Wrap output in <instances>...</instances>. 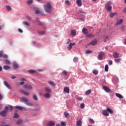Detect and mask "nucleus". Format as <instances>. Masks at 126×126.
Wrapping results in <instances>:
<instances>
[{"label":"nucleus","mask_w":126,"mask_h":126,"mask_svg":"<svg viewBox=\"0 0 126 126\" xmlns=\"http://www.w3.org/2000/svg\"><path fill=\"white\" fill-rule=\"evenodd\" d=\"M44 8L45 12H47V13H51V12H52V10L53 9L52 5H51L50 3H47L44 5Z\"/></svg>","instance_id":"f257e3e1"},{"label":"nucleus","mask_w":126,"mask_h":126,"mask_svg":"<svg viewBox=\"0 0 126 126\" xmlns=\"http://www.w3.org/2000/svg\"><path fill=\"white\" fill-rule=\"evenodd\" d=\"M8 111V107L5 106L4 110L0 112V116H1L3 118L6 117V114Z\"/></svg>","instance_id":"f03ea898"},{"label":"nucleus","mask_w":126,"mask_h":126,"mask_svg":"<svg viewBox=\"0 0 126 126\" xmlns=\"http://www.w3.org/2000/svg\"><path fill=\"white\" fill-rule=\"evenodd\" d=\"M105 8L108 10V11H111L112 10V2L111 1H108L105 4Z\"/></svg>","instance_id":"7ed1b4c3"},{"label":"nucleus","mask_w":126,"mask_h":126,"mask_svg":"<svg viewBox=\"0 0 126 126\" xmlns=\"http://www.w3.org/2000/svg\"><path fill=\"white\" fill-rule=\"evenodd\" d=\"M104 55H105V53H104V52L102 51L99 52V55L98 56V59L100 61H102V60H103V57H104Z\"/></svg>","instance_id":"20e7f679"},{"label":"nucleus","mask_w":126,"mask_h":126,"mask_svg":"<svg viewBox=\"0 0 126 126\" xmlns=\"http://www.w3.org/2000/svg\"><path fill=\"white\" fill-rule=\"evenodd\" d=\"M15 109H17L18 110H19L20 111H24V112H25V111H26V108L21 107V106H16Z\"/></svg>","instance_id":"39448f33"},{"label":"nucleus","mask_w":126,"mask_h":126,"mask_svg":"<svg viewBox=\"0 0 126 126\" xmlns=\"http://www.w3.org/2000/svg\"><path fill=\"white\" fill-rule=\"evenodd\" d=\"M19 92L22 93V94H24V95H26V96H29V95H30V94L29 92H27L24 90H20Z\"/></svg>","instance_id":"423d86ee"},{"label":"nucleus","mask_w":126,"mask_h":126,"mask_svg":"<svg viewBox=\"0 0 126 126\" xmlns=\"http://www.w3.org/2000/svg\"><path fill=\"white\" fill-rule=\"evenodd\" d=\"M24 88H25V89H29V90H32L33 87H32V86L31 85H26L24 86Z\"/></svg>","instance_id":"0eeeda50"},{"label":"nucleus","mask_w":126,"mask_h":126,"mask_svg":"<svg viewBox=\"0 0 126 126\" xmlns=\"http://www.w3.org/2000/svg\"><path fill=\"white\" fill-rule=\"evenodd\" d=\"M34 11H35V14H39V13H40V14H41V15H44V13L42 12V11H40L38 9H35Z\"/></svg>","instance_id":"6e6552de"},{"label":"nucleus","mask_w":126,"mask_h":126,"mask_svg":"<svg viewBox=\"0 0 126 126\" xmlns=\"http://www.w3.org/2000/svg\"><path fill=\"white\" fill-rule=\"evenodd\" d=\"M103 89H104V90H105L107 93L111 92V90L108 87L103 86Z\"/></svg>","instance_id":"1a4fd4ad"},{"label":"nucleus","mask_w":126,"mask_h":126,"mask_svg":"<svg viewBox=\"0 0 126 126\" xmlns=\"http://www.w3.org/2000/svg\"><path fill=\"white\" fill-rule=\"evenodd\" d=\"M3 83H4V85H5V86H6V87H7V88H8V89H11V87H10V85L9 84H8L7 82L4 81L3 82Z\"/></svg>","instance_id":"9d476101"},{"label":"nucleus","mask_w":126,"mask_h":126,"mask_svg":"<svg viewBox=\"0 0 126 126\" xmlns=\"http://www.w3.org/2000/svg\"><path fill=\"white\" fill-rule=\"evenodd\" d=\"M63 92L67 94H69V88L66 87L64 88Z\"/></svg>","instance_id":"9b49d317"},{"label":"nucleus","mask_w":126,"mask_h":126,"mask_svg":"<svg viewBox=\"0 0 126 126\" xmlns=\"http://www.w3.org/2000/svg\"><path fill=\"white\" fill-rule=\"evenodd\" d=\"M55 125H56V123H55V122H54V121H49L47 123L48 126H55Z\"/></svg>","instance_id":"f8f14e48"},{"label":"nucleus","mask_w":126,"mask_h":126,"mask_svg":"<svg viewBox=\"0 0 126 126\" xmlns=\"http://www.w3.org/2000/svg\"><path fill=\"white\" fill-rule=\"evenodd\" d=\"M43 96L45 97V98H46L47 99H49L50 98L51 94H49V93H46L43 94Z\"/></svg>","instance_id":"ddd939ff"},{"label":"nucleus","mask_w":126,"mask_h":126,"mask_svg":"<svg viewBox=\"0 0 126 126\" xmlns=\"http://www.w3.org/2000/svg\"><path fill=\"white\" fill-rule=\"evenodd\" d=\"M113 57L116 59L119 58L120 54L118 52H114L113 54Z\"/></svg>","instance_id":"4468645a"},{"label":"nucleus","mask_w":126,"mask_h":126,"mask_svg":"<svg viewBox=\"0 0 126 126\" xmlns=\"http://www.w3.org/2000/svg\"><path fill=\"white\" fill-rule=\"evenodd\" d=\"M102 114L104 116H105V117H108L109 116V113H108V111L107 110V109L106 110H103Z\"/></svg>","instance_id":"2eb2a0df"},{"label":"nucleus","mask_w":126,"mask_h":126,"mask_svg":"<svg viewBox=\"0 0 126 126\" xmlns=\"http://www.w3.org/2000/svg\"><path fill=\"white\" fill-rule=\"evenodd\" d=\"M123 22H124V20H123V19H121L120 20L117 21L116 26H118V25H120V24H122Z\"/></svg>","instance_id":"dca6fc26"},{"label":"nucleus","mask_w":126,"mask_h":126,"mask_svg":"<svg viewBox=\"0 0 126 126\" xmlns=\"http://www.w3.org/2000/svg\"><path fill=\"white\" fill-rule=\"evenodd\" d=\"M82 32L83 34H86V35L88 34V30H87V29H86L85 28H83Z\"/></svg>","instance_id":"f3484780"},{"label":"nucleus","mask_w":126,"mask_h":126,"mask_svg":"<svg viewBox=\"0 0 126 126\" xmlns=\"http://www.w3.org/2000/svg\"><path fill=\"white\" fill-rule=\"evenodd\" d=\"M115 95L116 97H118V98H120V99H123V98H124V96L119 93H116Z\"/></svg>","instance_id":"a211bd4d"},{"label":"nucleus","mask_w":126,"mask_h":126,"mask_svg":"<svg viewBox=\"0 0 126 126\" xmlns=\"http://www.w3.org/2000/svg\"><path fill=\"white\" fill-rule=\"evenodd\" d=\"M96 44H97V40L96 39L93 40V41H92L89 45H92V46H95V45H96Z\"/></svg>","instance_id":"6ab92c4d"},{"label":"nucleus","mask_w":126,"mask_h":126,"mask_svg":"<svg viewBox=\"0 0 126 126\" xmlns=\"http://www.w3.org/2000/svg\"><path fill=\"white\" fill-rule=\"evenodd\" d=\"M44 89L45 91L47 92V93H51V92H52V89H51L50 88L45 87Z\"/></svg>","instance_id":"aec40b11"},{"label":"nucleus","mask_w":126,"mask_h":126,"mask_svg":"<svg viewBox=\"0 0 126 126\" xmlns=\"http://www.w3.org/2000/svg\"><path fill=\"white\" fill-rule=\"evenodd\" d=\"M77 4L78 6H81L82 5V3L81 2V0H76Z\"/></svg>","instance_id":"412c9836"},{"label":"nucleus","mask_w":126,"mask_h":126,"mask_svg":"<svg viewBox=\"0 0 126 126\" xmlns=\"http://www.w3.org/2000/svg\"><path fill=\"white\" fill-rule=\"evenodd\" d=\"M3 69H4L5 70H7V69H10L11 68V67H10V66H8V65H4L3 66Z\"/></svg>","instance_id":"4be33fe9"},{"label":"nucleus","mask_w":126,"mask_h":126,"mask_svg":"<svg viewBox=\"0 0 126 126\" xmlns=\"http://www.w3.org/2000/svg\"><path fill=\"white\" fill-rule=\"evenodd\" d=\"M74 45H75V43H70L68 47V49L69 50H71V49H72V46H74Z\"/></svg>","instance_id":"5701e85b"},{"label":"nucleus","mask_w":126,"mask_h":126,"mask_svg":"<svg viewBox=\"0 0 126 126\" xmlns=\"http://www.w3.org/2000/svg\"><path fill=\"white\" fill-rule=\"evenodd\" d=\"M13 68H15V69H16V68H18V64L16 63H13Z\"/></svg>","instance_id":"b1692460"},{"label":"nucleus","mask_w":126,"mask_h":126,"mask_svg":"<svg viewBox=\"0 0 126 126\" xmlns=\"http://www.w3.org/2000/svg\"><path fill=\"white\" fill-rule=\"evenodd\" d=\"M21 99L24 102H27L29 101V99L27 98L26 97H22Z\"/></svg>","instance_id":"393cba45"},{"label":"nucleus","mask_w":126,"mask_h":126,"mask_svg":"<svg viewBox=\"0 0 126 126\" xmlns=\"http://www.w3.org/2000/svg\"><path fill=\"white\" fill-rule=\"evenodd\" d=\"M86 36L88 38H94V37H95V35L92 34V33H90L89 34H88V33H87L86 34Z\"/></svg>","instance_id":"a878e982"},{"label":"nucleus","mask_w":126,"mask_h":126,"mask_svg":"<svg viewBox=\"0 0 126 126\" xmlns=\"http://www.w3.org/2000/svg\"><path fill=\"white\" fill-rule=\"evenodd\" d=\"M71 35L72 36H75V35H76V31H75V30H72L71 31Z\"/></svg>","instance_id":"bb28decb"},{"label":"nucleus","mask_w":126,"mask_h":126,"mask_svg":"<svg viewBox=\"0 0 126 126\" xmlns=\"http://www.w3.org/2000/svg\"><path fill=\"white\" fill-rule=\"evenodd\" d=\"M76 125L77 126H82V122L81 120H79L77 122Z\"/></svg>","instance_id":"cd10ccee"},{"label":"nucleus","mask_w":126,"mask_h":126,"mask_svg":"<svg viewBox=\"0 0 126 126\" xmlns=\"http://www.w3.org/2000/svg\"><path fill=\"white\" fill-rule=\"evenodd\" d=\"M48 84L51 85V86H54V87H55V86H56V84H55V83L49 81H48Z\"/></svg>","instance_id":"c85d7f7f"},{"label":"nucleus","mask_w":126,"mask_h":126,"mask_svg":"<svg viewBox=\"0 0 126 126\" xmlns=\"http://www.w3.org/2000/svg\"><path fill=\"white\" fill-rule=\"evenodd\" d=\"M17 126H20L21 124H22V121L21 120H19L16 123Z\"/></svg>","instance_id":"c756f323"},{"label":"nucleus","mask_w":126,"mask_h":126,"mask_svg":"<svg viewBox=\"0 0 126 126\" xmlns=\"http://www.w3.org/2000/svg\"><path fill=\"white\" fill-rule=\"evenodd\" d=\"M104 70L106 72H108V71H109V65L108 64L105 65Z\"/></svg>","instance_id":"7c9ffc66"},{"label":"nucleus","mask_w":126,"mask_h":126,"mask_svg":"<svg viewBox=\"0 0 126 126\" xmlns=\"http://www.w3.org/2000/svg\"><path fill=\"white\" fill-rule=\"evenodd\" d=\"M26 105H27V106H33V104H32V103H31V102L28 101V102H27L26 103Z\"/></svg>","instance_id":"2f4dec72"},{"label":"nucleus","mask_w":126,"mask_h":126,"mask_svg":"<svg viewBox=\"0 0 126 126\" xmlns=\"http://www.w3.org/2000/svg\"><path fill=\"white\" fill-rule=\"evenodd\" d=\"M22 23L24 24V25H26V26H30V24H29L28 22L23 21Z\"/></svg>","instance_id":"473e14b6"},{"label":"nucleus","mask_w":126,"mask_h":126,"mask_svg":"<svg viewBox=\"0 0 126 126\" xmlns=\"http://www.w3.org/2000/svg\"><path fill=\"white\" fill-rule=\"evenodd\" d=\"M117 12H115V13H111L110 14V16L111 18H113V17L115 16V15H117Z\"/></svg>","instance_id":"72a5a7b5"},{"label":"nucleus","mask_w":126,"mask_h":126,"mask_svg":"<svg viewBox=\"0 0 126 126\" xmlns=\"http://www.w3.org/2000/svg\"><path fill=\"white\" fill-rule=\"evenodd\" d=\"M13 118L14 119H18V118H19V115H18L17 113H15Z\"/></svg>","instance_id":"f704fd0d"},{"label":"nucleus","mask_w":126,"mask_h":126,"mask_svg":"<svg viewBox=\"0 0 126 126\" xmlns=\"http://www.w3.org/2000/svg\"><path fill=\"white\" fill-rule=\"evenodd\" d=\"M37 32L40 35H44V34L46 33V32L45 31H38Z\"/></svg>","instance_id":"c9c22d12"},{"label":"nucleus","mask_w":126,"mask_h":126,"mask_svg":"<svg viewBox=\"0 0 126 126\" xmlns=\"http://www.w3.org/2000/svg\"><path fill=\"white\" fill-rule=\"evenodd\" d=\"M91 92H92V91L91 90H89L86 92V95H89V94H91Z\"/></svg>","instance_id":"e433bc0d"},{"label":"nucleus","mask_w":126,"mask_h":126,"mask_svg":"<svg viewBox=\"0 0 126 126\" xmlns=\"http://www.w3.org/2000/svg\"><path fill=\"white\" fill-rule=\"evenodd\" d=\"M107 112H109V113H110V114H113V113H114L113 110H111V109H110L109 108H107Z\"/></svg>","instance_id":"4c0bfd02"},{"label":"nucleus","mask_w":126,"mask_h":126,"mask_svg":"<svg viewBox=\"0 0 126 126\" xmlns=\"http://www.w3.org/2000/svg\"><path fill=\"white\" fill-rule=\"evenodd\" d=\"M2 58H3L4 60H6L7 59V58H8V56L6 54H3Z\"/></svg>","instance_id":"58836bf2"},{"label":"nucleus","mask_w":126,"mask_h":126,"mask_svg":"<svg viewBox=\"0 0 126 126\" xmlns=\"http://www.w3.org/2000/svg\"><path fill=\"white\" fill-rule=\"evenodd\" d=\"M5 63H6V64H9L10 63V61H9V60H7V59H5Z\"/></svg>","instance_id":"ea45409f"},{"label":"nucleus","mask_w":126,"mask_h":126,"mask_svg":"<svg viewBox=\"0 0 126 126\" xmlns=\"http://www.w3.org/2000/svg\"><path fill=\"white\" fill-rule=\"evenodd\" d=\"M93 73L94 74H95V75H97V74H98V70H94L93 71Z\"/></svg>","instance_id":"a19ab883"},{"label":"nucleus","mask_w":126,"mask_h":126,"mask_svg":"<svg viewBox=\"0 0 126 126\" xmlns=\"http://www.w3.org/2000/svg\"><path fill=\"white\" fill-rule=\"evenodd\" d=\"M32 2H33V0H28L27 3V4L29 5V4H31Z\"/></svg>","instance_id":"79ce46f5"},{"label":"nucleus","mask_w":126,"mask_h":126,"mask_svg":"<svg viewBox=\"0 0 126 126\" xmlns=\"http://www.w3.org/2000/svg\"><path fill=\"white\" fill-rule=\"evenodd\" d=\"M62 73L63 75H64V76H66L67 75V71L64 70L62 72Z\"/></svg>","instance_id":"37998d69"},{"label":"nucleus","mask_w":126,"mask_h":126,"mask_svg":"<svg viewBox=\"0 0 126 126\" xmlns=\"http://www.w3.org/2000/svg\"><path fill=\"white\" fill-rule=\"evenodd\" d=\"M6 8L7 9V10H8V11L11 10V7H10V6H9V5H6Z\"/></svg>","instance_id":"c03bdc74"},{"label":"nucleus","mask_w":126,"mask_h":126,"mask_svg":"<svg viewBox=\"0 0 126 126\" xmlns=\"http://www.w3.org/2000/svg\"><path fill=\"white\" fill-rule=\"evenodd\" d=\"M28 72H30V73H35V72H36V71L34 70H29Z\"/></svg>","instance_id":"a18cd8bd"},{"label":"nucleus","mask_w":126,"mask_h":126,"mask_svg":"<svg viewBox=\"0 0 126 126\" xmlns=\"http://www.w3.org/2000/svg\"><path fill=\"white\" fill-rule=\"evenodd\" d=\"M121 61H122V59L121 58L117 59L115 60V62H116V63H120Z\"/></svg>","instance_id":"49530a36"},{"label":"nucleus","mask_w":126,"mask_h":126,"mask_svg":"<svg viewBox=\"0 0 126 126\" xmlns=\"http://www.w3.org/2000/svg\"><path fill=\"white\" fill-rule=\"evenodd\" d=\"M32 98H33V100H35L36 101H37V100H38V98H37V96H36L35 94L33 95Z\"/></svg>","instance_id":"de8ad7c7"},{"label":"nucleus","mask_w":126,"mask_h":126,"mask_svg":"<svg viewBox=\"0 0 126 126\" xmlns=\"http://www.w3.org/2000/svg\"><path fill=\"white\" fill-rule=\"evenodd\" d=\"M73 61L74 63H77V62L78 61V58L77 57H75L73 59Z\"/></svg>","instance_id":"09e8293b"},{"label":"nucleus","mask_w":126,"mask_h":126,"mask_svg":"<svg viewBox=\"0 0 126 126\" xmlns=\"http://www.w3.org/2000/svg\"><path fill=\"white\" fill-rule=\"evenodd\" d=\"M85 107V105H84V103H81L80 105V108L81 109H84V108Z\"/></svg>","instance_id":"8fccbe9b"},{"label":"nucleus","mask_w":126,"mask_h":126,"mask_svg":"<svg viewBox=\"0 0 126 126\" xmlns=\"http://www.w3.org/2000/svg\"><path fill=\"white\" fill-rule=\"evenodd\" d=\"M2 56H3V51H0V58H2Z\"/></svg>","instance_id":"3c124183"},{"label":"nucleus","mask_w":126,"mask_h":126,"mask_svg":"<svg viewBox=\"0 0 126 126\" xmlns=\"http://www.w3.org/2000/svg\"><path fill=\"white\" fill-rule=\"evenodd\" d=\"M92 50H87L86 51V54H91V53H92Z\"/></svg>","instance_id":"603ef678"},{"label":"nucleus","mask_w":126,"mask_h":126,"mask_svg":"<svg viewBox=\"0 0 126 126\" xmlns=\"http://www.w3.org/2000/svg\"><path fill=\"white\" fill-rule=\"evenodd\" d=\"M61 125L62 126H66V124L64 122H61Z\"/></svg>","instance_id":"864d4df0"},{"label":"nucleus","mask_w":126,"mask_h":126,"mask_svg":"<svg viewBox=\"0 0 126 126\" xmlns=\"http://www.w3.org/2000/svg\"><path fill=\"white\" fill-rule=\"evenodd\" d=\"M124 30H126V26H123L121 27V31H124Z\"/></svg>","instance_id":"5fc2aeb1"},{"label":"nucleus","mask_w":126,"mask_h":126,"mask_svg":"<svg viewBox=\"0 0 126 126\" xmlns=\"http://www.w3.org/2000/svg\"><path fill=\"white\" fill-rule=\"evenodd\" d=\"M65 3L66 4H67L68 5H70V3H69V1H68V0H66L65 1Z\"/></svg>","instance_id":"6e6d98bb"},{"label":"nucleus","mask_w":126,"mask_h":126,"mask_svg":"<svg viewBox=\"0 0 126 126\" xmlns=\"http://www.w3.org/2000/svg\"><path fill=\"white\" fill-rule=\"evenodd\" d=\"M64 115L65 118H67V117H68V116L69 115V114L67 112H64Z\"/></svg>","instance_id":"4d7b16f0"},{"label":"nucleus","mask_w":126,"mask_h":126,"mask_svg":"<svg viewBox=\"0 0 126 126\" xmlns=\"http://www.w3.org/2000/svg\"><path fill=\"white\" fill-rule=\"evenodd\" d=\"M89 121L92 124H94V120L92 118H90Z\"/></svg>","instance_id":"13d9d810"},{"label":"nucleus","mask_w":126,"mask_h":126,"mask_svg":"<svg viewBox=\"0 0 126 126\" xmlns=\"http://www.w3.org/2000/svg\"><path fill=\"white\" fill-rule=\"evenodd\" d=\"M109 65H112V64H113V61L109 60Z\"/></svg>","instance_id":"bf43d9fd"},{"label":"nucleus","mask_w":126,"mask_h":126,"mask_svg":"<svg viewBox=\"0 0 126 126\" xmlns=\"http://www.w3.org/2000/svg\"><path fill=\"white\" fill-rule=\"evenodd\" d=\"M38 24L37 25H38V26H42L43 25V24L41 22H38Z\"/></svg>","instance_id":"052dcab7"},{"label":"nucleus","mask_w":126,"mask_h":126,"mask_svg":"<svg viewBox=\"0 0 126 126\" xmlns=\"http://www.w3.org/2000/svg\"><path fill=\"white\" fill-rule=\"evenodd\" d=\"M83 98L82 97H77V100H78V101H82V100L83 99Z\"/></svg>","instance_id":"680f3d73"},{"label":"nucleus","mask_w":126,"mask_h":126,"mask_svg":"<svg viewBox=\"0 0 126 126\" xmlns=\"http://www.w3.org/2000/svg\"><path fill=\"white\" fill-rule=\"evenodd\" d=\"M18 32H19L20 33H23V31H22V30H21V29H18Z\"/></svg>","instance_id":"e2e57ef3"},{"label":"nucleus","mask_w":126,"mask_h":126,"mask_svg":"<svg viewBox=\"0 0 126 126\" xmlns=\"http://www.w3.org/2000/svg\"><path fill=\"white\" fill-rule=\"evenodd\" d=\"M9 108H10L9 111H10V112H11L12 111V110L13 109V107H12V106L10 105Z\"/></svg>","instance_id":"0e129e2a"},{"label":"nucleus","mask_w":126,"mask_h":126,"mask_svg":"<svg viewBox=\"0 0 126 126\" xmlns=\"http://www.w3.org/2000/svg\"><path fill=\"white\" fill-rule=\"evenodd\" d=\"M27 19H28V20H32V18L28 16H27Z\"/></svg>","instance_id":"69168bd1"},{"label":"nucleus","mask_w":126,"mask_h":126,"mask_svg":"<svg viewBox=\"0 0 126 126\" xmlns=\"http://www.w3.org/2000/svg\"><path fill=\"white\" fill-rule=\"evenodd\" d=\"M35 107H36L37 108V110H38V109H39V108H40V105H39L38 104H35Z\"/></svg>","instance_id":"338daca9"},{"label":"nucleus","mask_w":126,"mask_h":126,"mask_svg":"<svg viewBox=\"0 0 126 126\" xmlns=\"http://www.w3.org/2000/svg\"><path fill=\"white\" fill-rule=\"evenodd\" d=\"M123 11L124 12V13H126V7L123 9Z\"/></svg>","instance_id":"774afa93"}]
</instances>
